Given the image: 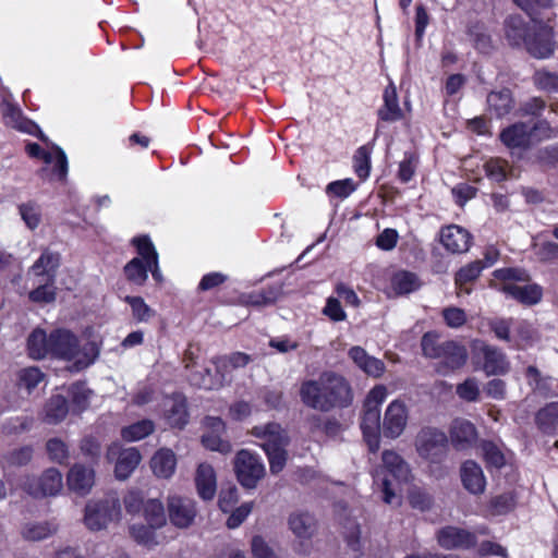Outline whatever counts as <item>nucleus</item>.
Here are the masks:
<instances>
[{"label": "nucleus", "mask_w": 558, "mask_h": 558, "mask_svg": "<svg viewBox=\"0 0 558 558\" xmlns=\"http://www.w3.org/2000/svg\"><path fill=\"white\" fill-rule=\"evenodd\" d=\"M300 397L306 407L329 412L348 407L352 401V390L342 375L324 372L317 379L305 380L301 385Z\"/></svg>", "instance_id": "obj_1"}, {"label": "nucleus", "mask_w": 558, "mask_h": 558, "mask_svg": "<svg viewBox=\"0 0 558 558\" xmlns=\"http://www.w3.org/2000/svg\"><path fill=\"white\" fill-rule=\"evenodd\" d=\"M51 357L72 362L76 371L88 367L99 354L95 342L81 344L78 338L68 329L51 331Z\"/></svg>", "instance_id": "obj_2"}, {"label": "nucleus", "mask_w": 558, "mask_h": 558, "mask_svg": "<svg viewBox=\"0 0 558 558\" xmlns=\"http://www.w3.org/2000/svg\"><path fill=\"white\" fill-rule=\"evenodd\" d=\"M381 469L375 474V483L380 485L386 504L399 505L398 487L411 480L410 465L393 450H385L381 453Z\"/></svg>", "instance_id": "obj_3"}, {"label": "nucleus", "mask_w": 558, "mask_h": 558, "mask_svg": "<svg viewBox=\"0 0 558 558\" xmlns=\"http://www.w3.org/2000/svg\"><path fill=\"white\" fill-rule=\"evenodd\" d=\"M387 396L386 386L377 385L369 390L364 401L361 428L372 452L379 449L381 434L380 407Z\"/></svg>", "instance_id": "obj_4"}, {"label": "nucleus", "mask_w": 558, "mask_h": 558, "mask_svg": "<svg viewBox=\"0 0 558 558\" xmlns=\"http://www.w3.org/2000/svg\"><path fill=\"white\" fill-rule=\"evenodd\" d=\"M494 277L504 281L499 290L524 305H535L543 298V289L537 283L520 284L529 280L522 269L502 268L494 271Z\"/></svg>", "instance_id": "obj_5"}, {"label": "nucleus", "mask_w": 558, "mask_h": 558, "mask_svg": "<svg viewBox=\"0 0 558 558\" xmlns=\"http://www.w3.org/2000/svg\"><path fill=\"white\" fill-rule=\"evenodd\" d=\"M122 518L120 499L109 495L102 499L88 500L84 509V525L92 532L106 530L110 523Z\"/></svg>", "instance_id": "obj_6"}, {"label": "nucleus", "mask_w": 558, "mask_h": 558, "mask_svg": "<svg viewBox=\"0 0 558 558\" xmlns=\"http://www.w3.org/2000/svg\"><path fill=\"white\" fill-rule=\"evenodd\" d=\"M413 445L415 452L423 461L437 464L447 456L448 437L436 427L424 426L416 433Z\"/></svg>", "instance_id": "obj_7"}, {"label": "nucleus", "mask_w": 558, "mask_h": 558, "mask_svg": "<svg viewBox=\"0 0 558 558\" xmlns=\"http://www.w3.org/2000/svg\"><path fill=\"white\" fill-rule=\"evenodd\" d=\"M22 488L34 498L58 496L63 489V475L56 468H48L38 475H27Z\"/></svg>", "instance_id": "obj_8"}, {"label": "nucleus", "mask_w": 558, "mask_h": 558, "mask_svg": "<svg viewBox=\"0 0 558 558\" xmlns=\"http://www.w3.org/2000/svg\"><path fill=\"white\" fill-rule=\"evenodd\" d=\"M234 470L238 481L245 488H255L265 476L266 469L258 456L242 449L234 459Z\"/></svg>", "instance_id": "obj_9"}, {"label": "nucleus", "mask_w": 558, "mask_h": 558, "mask_svg": "<svg viewBox=\"0 0 558 558\" xmlns=\"http://www.w3.org/2000/svg\"><path fill=\"white\" fill-rule=\"evenodd\" d=\"M410 409L401 399L392 400L386 408L381 420V435L388 439L399 438L407 429Z\"/></svg>", "instance_id": "obj_10"}, {"label": "nucleus", "mask_w": 558, "mask_h": 558, "mask_svg": "<svg viewBox=\"0 0 558 558\" xmlns=\"http://www.w3.org/2000/svg\"><path fill=\"white\" fill-rule=\"evenodd\" d=\"M555 45L554 28L544 24H535L531 27L523 46L532 57L547 59L554 54Z\"/></svg>", "instance_id": "obj_11"}, {"label": "nucleus", "mask_w": 558, "mask_h": 558, "mask_svg": "<svg viewBox=\"0 0 558 558\" xmlns=\"http://www.w3.org/2000/svg\"><path fill=\"white\" fill-rule=\"evenodd\" d=\"M106 457L109 461H116L114 475L120 481L129 478L142 461L136 448H121L118 444L108 447Z\"/></svg>", "instance_id": "obj_12"}, {"label": "nucleus", "mask_w": 558, "mask_h": 558, "mask_svg": "<svg viewBox=\"0 0 558 558\" xmlns=\"http://www.w3.org/2000/svg\"><path fill=\"white\" fill-rule=\"evenodd\" d=\"M167 515L175 527L189 529L197 515L196 502L187 497L178 495L167 499Z\"/></svg>", "instance_id": "obj_13"}, {"label": "nucleus", "mask_w": 558, "mask_h": 558, "mask_svg": "<svg viewBox=\"0 0 558 558\" xmlns=\"http://www.w3.org/2000/svg\"><path fill=\"white\" fill-rule=\"evenodd\" d=\"M441 350L440 356L437 359L439 360L436 367L438 374L448 375L465 365L468 361V350L463 344L448 340L444 341V348Z\"/></svg>", "instance_id": "obj_14"}, {"label": "nucleus", "mask_w": 558, "mask_h": 558, "mask_svg": "<svg viewBox=\"0 0 558 558\" xmlns=\"http://www.w3.org/2000/svg\"><path fill=\"white\" fill-rule=\"evenodd\" d=\"M95 470L82 463H74L66 473V485L70 492L86 496L95 485Z\"/></svg>", "instance_id": "obj_15"}, {"label": "nucleus", "mask_w": 558, "mask_h": 558, "mask_svg": "<svg viewBox=\"0 0 558 558\" xmlns=\"http://www.w3.org/2000/svg\"><path fill=\"white\" fill-rule=\"evenodd\" d=\"M460 480L463 488L471 495L480 496L486 490L487 481L484 471L473 460H466L461 464Z\"/></svg>", "instance_id": "obj_16"}, {"label": "nucleus", "mask_w": 558, "mask_h": 558, "mask_svg": "<svg viewBox=\"0 0 558 558\" xmlns=\"http://www.w3.org/2000/svg\"><path fill=\"white\" fill-rule=\"evenodd\" d=\"M251 434L262 440L260 447L264 450L283 448L290 441L288 433L277 423L255 426Z\"/></svg>", "instance_id": "obj_17"}, {"label": "nucleus", "mask_w": 558, "mask_h": 558, "mask_svg": "<svg viewBox=\"0 0 558 558\" xmlns=\"http://www.w3.org/2000/svg\"><path fill=\"white\" fill-rule=\"evenodd\" d=\"M205 433L202 436L203 445L213 451L228 453L231 451L229 441L222 438L226 432L225 423L219 417H207L205 420Z\"/></svg>", "instance_id": "obj_18"}, {"label": "nucleus", "mask_w": 558, "mask_h": 558, "mask_svg": "<svg viewBox=\"0 0 558 558\" xmlns=\"http://www.w3.org/2000/svg\"><path fill=\"white\" fill-rule=\"evenodd\" d=\"M438 544L446 549H469L476 544V536L457 526H446L437 533Z\"/></svg>", "instance_id": "obj_19"}, {"label": "nucleus", "mask_w": 558, "mask_h": 558, "mask_svg": "<svg viewBox=\"0 0 558 558\" xmlns=\"http://www.w3.org/2000/svg\"><path fill=\"white\" fill-rule=\"evenodd\" d=\"M470 232L457 225H450L441 229L440 242L444 247L453 254H461L469 251L471 246Z\"/></svg>", "instance_id": "obj_20"}, {"label": "nucleus", "mask_w": 558, "mask_h": 558, "mask_svg": "<svg viewBox=\"0 0 558 558\" xmlns=\"http://www.w3.org/2000/svg\"><path fill=\"white\" fill-rule=\"evenodd\" d=\"M162 412L171 427L182 428L187 423L186 399L182 395L177 393L165 398Z\"/></svg>", "instance_id": "obj_21"}, {"label": "nucleus", "mask_w": 558, "mask_h": 558, "mask_svg": "<svg viewBox=\"0 0 558 558\" xmlns=\"http://www.w3.org/2000/svg\"><path fill=\"white\" fill-rule=\"evenodd\" d=\"M348 355L367 376L379 378L386 371L385 363L381 360L369 355L362 347H352L349 350Z\"/></svg>", "instance_id": "obj_22"}, {"label": "nucleus", "mask_w": 558, "mask_h": 558, "mask_svg": "<svg viewBox=\"0 0 558 558\" xmlns=\"http://www.w3.org/2000/svg\"><path fill=\"white\" fill-rule=\"evenodd\" d=\"M195 487L203 500H211L217 493V476L214 468L206 462L199 463L195 472Z\"/></svg>", "instance_id": "obj_23"}, {"label": "nucleus", "mask_w": 558, "mask_h": 558, "mask_svg": "<svg viewBox=\"0 0 558 558\" xmlns=\"http://www.w3.org/2000/svg\"><path fill=\"white\" fill-rule=\"evenodd\" d=\"M177 462V456L171 449L160 448L151 456L149 466L156 477L169 480L175 472Z\"/></svg>", "instance_id": "obj_24"}, {"label": "nucleus", "mask_w": 558, "mask_h": 558, "mask_svg": "<svg viewBox=\"0 0 558 558\" xmlns=\"http://www.w3.org/2000/svg\"><path fill=\"white\" fill-rule=\"evenodd\" d=\"M26 351L27 355L35 361L51 356V332L47 335L44 329L35 328L27 337Z\"/></svg>", "instance_id": "obj_25"}, {"label": "nucleus", "mask_w": 558, "mask_h": 558, "mask_svg": "<svg viewBox=\"0 0 558 558\" xmlns=\"http://www.w3.org/2000/svg\"><path fill=\"white\" fill-rule=\"evenodd\" d=\"M481 352L484 357L483 369L486 375H504L508 373L510 364L506 354L496 347L482 343Z\"/></svg>", "instance_id": "obj_26"}, {"label": "nucleus", "mask_w": 558, "mask_h": 558, "mask_svg": "<svg viewBox=\"0 0 558 558\" xmlns=\"http://www.w3.org/2000/svg\"><path fill=\"white\" fill-rule=\"evenodd\" d=\"M500 140L509 148L526 147L533 143V130L531 125L518 122L505 129Z\"/></svg>", "instance_id": "obj_27"}, {"label": "nucleus", "mask_w": 558, "mask_h": 558, "mask_svg": "<svg viewBox=\"0 0 558 558\" xmlns=\"http://www.w3.org/2000/svg\"><path fill=\"white\" fill-rule=\"evenodd\" d=\"M59 265L60 255L49 250H45L41 256L31 267L29 275L48 280L50 283H54L56 271Z\"/></svg>", "instance_id": "obj_28"}, {"label": "nucleus", "mask_w": 558, "mask_h": 558, "mask_svg": "<svg viewBox=\"0 0 558 558\" xmlns=\"http://www.w3.org/2000/svg\"><path fill=\"white\" fill-rule=\"evenodd\" d=\"M476 438L477 432L471 422L464 418H457L452 422L450 427V439L456 448H468L475 442Z\"/></svg>", "instance_id": "obj_29"}, {"label": "nucleus", "mask_w": 558, "mask_h": 558, "mask_svg": "<svg viewBox=\"0 0 558 558\" xmlns=\"http://www.w3.org/2000/svg\"><path fill=\"white\" fill-rule=\"evenodd\" d=\"M4 123L13 129L28 134H36L38 126L22 116L21 110L11 102L4 101L1 106Z\"/></svg>", "instance_id": "obj_30"}, {"label": "nucleus", "mask_w": 558, "mask_h": 558, "mask_svg": "<svg viewBox=\"0 0 558 558\" xmlns=\"http://www.w3.org/2000/svg\"><path fill=\"white\" fill-rule=\"evenodd\" d=\"M58 531V525L49 521H32L25 523L21 529V536L27 542H40Z\"/></svg>", "instance_id": "obj_31"}, {"label": "nucleus", "mask_w": 558, "mask_h": 558, "mask_svg": "<svg viewBox=\"0 0 558 558\" xmlns=\"http://www.w3.org/2000/svg\"><path fill=\"white\" fill-rule=\"evenodd\" d=\"M530 31L520 15H511L505 21V36L511 46H523Z\"/></svg>", "instance_id": "obj_32"}, {"label": "nucleus", "mask_w": 558, "mask_h": 558, "mask_svg": "<svg viewBox=\"0 0 558 558\" xmlns=\"http://www.w3.org/2000/svg\"><path fill=\"white\" fill-rule=\"evenodd\" d=\"M289 527L292 533L302 539L311 538L316 532V520L307 512H296L289 517Z\"/></svg>", "instance_id": "obj_33"}, {"label": "nucleus", "mask_w": 558, "mask_h": 558, "mask_svg": "<svg viewBox=\"0 0 558 558\" xmlns=\"http://www.w3.org/2000/svg\"><path fill=\"white\" fill-rule=\"evenodd\" d=\"M378 117L383 121L395 122L402 118V111L399 107L396 86L391 83L384 92V105L378 110Z\"/></svg>", "instance_id": "obj_34"}, {"label": "nucleus", "mask_w": 558, "mask_h": 558, "mask_svg": "<svg viewBox=\"0 0 558 558\" xmlns=\"http://www.w3.org/2000/svg\"><path fill=\"white\" fill-rule=\"evenodd\" d=\"M213 374L209 368L203 367L202 369L193 371L190 374V381L199 388H204L207 390L218 389L223 386L227 381L226 374L222 371H218Z\"/></svg>", "instance_id": "obj_35"}, {"label": "nucleus", "mask_w": 558, "mask_h": 558, "mask_svg": "<svg viewBox=\"0 0 558 558\" xmlns=\"http://www.w3.org/2000/svg\"><path fill=\"white\" fill-rule=\"evenodd\" d=\"M157 530L148 523H132L129 526V535L138 545L151 549L159 545Z\"/></svg>", "instance_id": "obj_36"}, {"label": "nucleus", "mask_w": 558, "mask_h": 558, "mask_svg": "<svg viewBox=\"0 0 558 558\" xmlns=\"http://www.w3.org/2000/svg\"><path fill=\"white\" fill-rule=\"evenodd\" d=\"M68 412L66 399L61 395H54L45 404L43 420L48 424H58L65 418Z\"/></svg>", "instance_id": "obj_37"}, {"label": "nucleus", "mask_w": 558, "mask_h": 558, "mask_svg": "<svg viewBox=\"0 0 558 558\" xmlns=\"http://www.w3.org/2000/svg\"><path fill=\"white\" fill-rule=\"evenodd\" d=\"M526 379L529 386L542 396H549L555 392V389L557 388V383L553 377L542 375V373L534 366H529L526 368Z\"/></svg>", "instance_id": "obj_38"}, {"label": "nucleus", "mask_w": 558, "mask_h": 558, "mask_svg": "<svg viewBox=\"0 0 558 558\" xmlns=\"http://www.w3.org/2000/svg\"><path fill=\"white\" fill-rule=\"evenodd\" d=\"M421 284L418 277L407 270L398 271L391 278V288L396 295L412 293L418 290Z\"/></svg>", "instance_id": "obj_39"}, {"label": "nucleus", "mask_w": 558, "mask_h": 558, "mask_svg": "<svg viewBox=\"0 0 558 558\" xmlns=\"http://www.w3.org/2000/svg\"><path fill=\"white\" fill-rule=\"evenodd\" d=\"M45 374L37 366L22 368L16 375V385L19 390L26 391L28 395L45 380Z\"/></svg>", "instance_id": "obj_40"}, {"label": "nucleus", "mask_w": 558, "mask_h": 558, "mask_svg": "<svg viewBox=\"0 0 558 558\" xmlns=\"http://www.w3.org/2000/svg\"><path fill=\"white\" fill-rule=\"evenodd\" d=\"M163 504L157 499H147L144 506L143 515L146 523L153 527L161 529L167 524V515Z\"/></svg>", "instance_id": "obj_41"}, {"label": "nucleus", "mask_w": 558, "mask_h": 558, "mask_svg": "<svg viewBox=\"0 0 558 558\" xmlns=\"http://www.w3.org/2000/svg\"><path fill=\"white\" fill-rule=\"evenodd\" d=\"M487 104L490 111H494L497 117L508 114L513 108V98L509 89H501L499 92H492L487 97Z\"/></svg>", "instance_id": "obj_42"}, {"label": "nucleus", "mask_w": 558, "mask_h": 558, "mask_svg": "<svg viewBox=\"0 0 558 558\" xmlns=\"http://www.w3.org/2000/svg\"><path fill=\"white\" fill-rule=\"evenodd\" d=\"M251 361V355L243 352H234L230 355L217 357L214 363L218 371H222L226 374V379L228 380L229 373L245 367Z\"/></svg>", "instance_id": "obj_43"}, {"label": "nucleus", "mask_w": 558, "mask_h": 558, "mask_svg": "<svg viewBox=\"0 0 558 558\" xmlns=\"http://www.w3.org/2000/svg\"><path fill=\"white\" fill-rule=\"evenodd\" d=\"M45 163H53V169L49 174V180H63L68 174V159L65 153L60 148L56 147L52 153L43 155Z\"/></svg>", "instance_id": "obj_44"}, {"label": "nucleus", "mask_w": 558, "mask_h": 558, "mask_svg": "<svg viewBox=\"0 0 558 558\" xmlns=\"http://www.w3.org/2000/svg\"><path fill=\"white\" fill-rule=\"evenodd\" d=\"M155 429V425L150 420H142L134 424H131L121 430V436L126 441H138L148 435H150Z\"/></svg>", "instance_id": "obj_45"}, {"label": "nucleus", "mask_w": 558, "mask_h": 558, "mask_svg": "<svg viewBox=\"0 0 558 558\" xmlns=\"http://www.w3.org/2000/svg\"><path fill=\"white\" fill-rule=\"evenodd\" d=\"M536 420L544 432H556L558 429V402L547 404L537 413Z\"/></svg>", "instance_id": "obj_46"}, {"label": "nucleus", "mask_w": 558, "mask_h": 558, "mask_svg": "<svg viewBox=\"0 0 558 558\" xmlns=\"http://www.w3.org/2000/svg\"><path fill=\"white\" fill-rule=\"evenodd\" d=\"M69 391L73 412L80 413L88 408L92 390L85 384L75 383Z\"/></svg>", "instance_id": "obj_47"}, {"label": "nucleus", "mask_w": 558, "mask_h": 558, "mask_svg": "<svg viewBox=\"0 0 558 558\" xmlns=\"http://www.w3.org/2000/svg\"><path fill=\"white\" fill-rule=\"evenodd\" d=\"M485 269L482 260H474L461 267L454 277V283L459 289H462L466 283L473 282L478 278L481 272Z\"/></svg>", "instance_id": "obj_48"}, {"label": "nucleus", "mask_w": 558, "mask_h": 558, "mask_svg": "<svg viewBox=\"0 0 558 558\" xmlns=\"http://www.w3.org/2000/svg\"><path fill=\"white\" fill-rule=\"evenodd\" d=\"M46 450L49 459L58 464H64L70 459V449L66 442L58 437L47 440Z\"/></svg>", "instance_id": "obj_49"}, {"label": "nucleus", "mask_w": 558, "mask_h": 558, "mask_svg": "<svg viewBox=\"0 0 558 558\" xmlns=\"http://www.w3.org/2000/svg\"><path fill=\"white\" fill-rule=\"evenodd\" d=\"M124 272L128 280L143 284L148 278V266L140 257H135L125 265Z\"/></svg>", "instance_id": "obj_50"}, {"label": "nucleus", "mask_w": 558, "mask_h": 558, "mask_svg": "<svg viewBox=\"0 0 558 558\" xmlns=\"http://www.w3.org/2000/svg\"><path fill=\"white\" fill-rule=\"evenodd\" d=\"M515 498L512 493H505L490 499L488 513L490 515H502L514 509Z\"/></svg>", "instance_id": "obj_51"}, {"label": "nucleus", "mask_w": 558, "mask_h": 558, "mask_svg": "<svg viewBox=\"0 0 558 558\" xmlns=\"http://www.w3.org/2000/svg\"><path fill=\"white\" fill-rule=\"evenodd\" d=\"M534 85L546 93H558V74L548 70H537L533 75Z\"/></svg>", "instance_id": "obj_52"}, {"label": "nucleus", "mask_w": 558, "mask_h": 558, "mask_svg": "<svg viewBox=\"0 0 558 558\" xmlns=\"http://www.w3.org/2000/svg\"><path fill=\"white\" fill-rule=\"evenodd\" d=\"M133 243L137 248L141 259L147 264L148 268L157 265L158 254L148 236L135 238Z\"/></svg>", "instance_id": "obj_53"}, {"label": "nucleus", "mask_w": 558, "mask_h": 558, "mask_svg": "<svg viewBox=\"0 0 558 558\" xmlns=\"http://www.w3.org/2000/svg\"><path fill=\"white\" fill-rule=\"evenodd\" d=\"M456 393L464 401L476 402L481 395L478 380L474 377L466 378L463 383L457 385Z\"/></svg>", "instance_id": "obj_54"}, {"label": "nucleus", "mask_w": 558, "mask_h": 558, "mask_svg": "<svg viewBox=\"0 0 558 558\" xmlns=\"http://www.w3.org/2000/svg\"><path fill=\"white\" fill-rule=\"evenodd\" d=\"M421 347L424 356L428 359H438L444 348V341L435 332H426L421 340Z\"/></svg>", "instance_id": "obj_55"}, {"label": "nucleus", "mask_w": 558, "mask_h": 558, "mask_svg": "<svg viewBox=\"0 0 558 558\" xmlns=\"http://www.w3.org/2000/svg\"><path fill=\"white\" fill-rule=\"evenodd\" d=\"M371 153L366 146L360 147L354 155V170L360 179L365 180L371 170Z\"/></svg>", "instance_id": "obj_56"}, {"label": "nucleus", "mask_w": 558, "mask_h": 558, "mask_svg": "<svg viewBox=\"0 0 558 558\" xmlns=\"http://www.w3.org/2000/svg\"><path fill=\"white\" fill-rule=\"evenodd\" d=\"M486 175L493 181L500 182L508 177V165L499 158L489 159L485 162Z\"/></svg>", "instance_id": "obj_57"}, {"label": "nucleus", "mask_w": 558, "mask_h": 558, "mask_svg": "<svg viewBox=\"0 0 558 558\" xmlns=\"http://www.w3.org/2000/svg\"><path fill=\"white\" fill-rule=\"evenodd\" d=\"M20 215L26 226L34 230L36 229L41 220L40 209L35 203H25L19 207Z\"/></svg>", "instance_id": "obj_58"}, {"label": "nucleus", "mask_w": 558, "mask_h": 558, "mask_svg": "<svg viewBox=\"0 0 558 558\" xmlns=\"http://www.w3.org/2000/svg\"><path fill=\"white\" fill-rule=\"evenodd\" d=\"M483 457L486 463L494 468H501L506 463V459L500 449L490 441L482 444Z\"/></svg>", "instance_id": "obj_59"}, {"label": "nucleus", "mask_w": 558, "mask_h": 558, "mask_svg": "<svg viewBox=\"0 0 558 558\" xmlns=\"http://www.w3.org/2000/svg\"><path fill=\"white\" fill-rule=\"evenodd\" d=\"M39 286L29 293V299L33 302H44L49 303L54 301L56 291L53 283L48 282V280L40 279L38 280Z\"/></svg>", "instance_id": "obj_60"}, {"label": "nucleus", "mask_w": 558, "mask_h": 558, "mask_svg": "<svg viewBox=\"0 0 558 558\" xmlns=\"http://www.w3.org/2000/svg\"><path fill=\"white\" fill-rule=\"evenodd\" d=\"M264 451L267 454L271 474L280 473L287 464V460H288L287 447L279 448V449L264 450Z\"/></svg>", "instance_id": "obj_61"}, {"label": "nucleus", "mask_w": 558, "mask_h": 558, "mask_svg": "<svg viewBox=\"0 0 558 558\" xmlns=\"http://www.w3.org/2000/svg\"><path fill=\"white\" fill-rule=\"evenodd\" d=\"M145 502L144 496L138 490H129L123 497L125 511L131 515L138 514L144 510Z\"/></svg>", "instance_id": "obj_62"}, {"label": "nucleus", "mask_w": 558, "mask_h": 558, "mask_svg": "<svg viewBox=\"0 0 558 558\" xmlns=\"http://www.w3.org/2000/svg\"><path fill=\"white\" fill-rule=\"evenodd\" d=\"M125 301L131 305L133 316L138 322H146L154 315V311L144 302L142 298L126 296Z\"/></svg>", "instance_id": "obj_63"}, {"label": "nucleus", "mask_w": 558, "mask_h": 558, "mask_svg": "<svg viewBox=\"0 0 558 558\" xmlns=\"http://www.w3.org/2000/svg\"><path fill=\"white\" fill-rule=\"evenodd\" d=\"M251 551L254 558H278L274 549L260 535L253 536Z\"/></svg>", "instance_id": "obj_64"}]
</instances>
